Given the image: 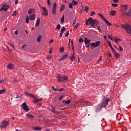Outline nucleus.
I'll return each mask as SVG.
<instances>
[{
  "instance_id": "nucleus-5",
  "label": "nucleus",
  "mask_w": 131,
  "mask_h": 131,
  "mask_svg": "<svg viewBox=\"0 0 131 131\" xmlns=\"http://www.w3.org/2000/svg\"><path fill=\"white\" fill-rule=\"evenodd\" d=\"M57 78H58V81H60V82H62V81H66L67 79H68V78L66 76H60V75H59L57 77Z\"/></svg>"
},
{
  "instance_id": "nucleus-19",
  "label": "nucleus",
  "mask_w": 131,
  "mask_h": 131,
  "mask_svg": "<svg viewBox=\"0 0 131 131\" xmlns=\"http://www.w3.org/2000/svg\"><path fill=\"white\" fill-rule=\"evenodd\" d=\"M65 10V5L62 4L60 8V12H63Z\"/></svg>"
},
{
  "instance_id": "nucleus-59",
  "label": "nucleus",
  "mask_w": 131,
  "mask_h": 131,
  "mask_svg": "<svg viewBox=\"0 0 131 131\" xmlns=\"http://www.w3.org/2000/svg\"><path fill=\"white\" fill-rule=\"evenodd\" d=\"M62 91H64V88H61L60 89L58 90L59 92H62Z\"/></svg>"
},
{
  "instance_id": "nucleus-38",
  "label": "nucleus",
  "mask_w": 131,
  "mask_h": 131,
  "mask_svg": "<svg viewBox=\"0 0 131 131\" xmlns=\"http://www.w3.org/2000/svg\"><path fill=\"white\" fill-rule=\"evenodd\" d=\"M64 51H65L64 47L60 48V52H61V53H64Z\"/></svg>"
},
{
  "instance_id": "nucleus-48",
  "label": "nucleus",
  "mask_w": 131,
  "mask_h": 131,
  "mask_svg": "<svg viewBox=\"0 0 131 131\" xmlns=\"http://www.w3.org/2000/svg\"><path fill=\"white\" fill-rule=\"evenodd\" d=\"M52 90H53V91H58V89L55 88V86H54L52 87Z\"/></svg>"
},
{
  "instance_id": "nucleus-50",
  "label": "nucleus",
  "mask_w": 131,
  "mask_h": 131,
  "mask_svg": "<svg viewBox=\"0 0 131 131\" xmlns=\"http://www.w3.org/2000/svg\"><path fill=\"white\" fill-rule=\"evenodd\" d=\"M66 104H70V100H68L67 101H66Z\"/></svg>"
},
{
  "instance_id": "nucleus-16",
  "label": "nucleus",
  "mask_w": 131,
  "mask_h": 131,
  "mask_svg": "<svg viewBox=\"0 0 131 131\" xmlns=\"http://www.w3.org/2000/svg\"><path fill=\"white\" fill-rule=\"evenodd\" d=\"M33 129L35 131H41L42 128L40 127H34Z\"/></svg>"
},
{
  "instance_id": "nucleus-6",
  "label": "nucleus",
  "mask_w": 131,
  "mask_h": 131,
  "mask_svg": "<svg viewBox=\"0 0 131 131\" xmlns=\"http://www.w3.org/2000/svg\"><path fill=\"white\" fill-rule=\"evenodd\" d=\"M8 125H9V121H7L5 120L2 122L1 127H2V128H6Z\"/></svg>"
},
{
  "instance_id": "nucleus-17",
  "label": "nucleus",
  "mask_w": 131,
  "mask_h": 131,
  "mask_svg": "<svg viewBox=\"0 0 131 131\" xmlns=\"http://www.w3.org/2000/svg\"><path fill=\"white\" fill-rule=\"evenodd\" d=\"M40 23V18H38L37 19L36 23L35 24V26L37 27V26H39V24Z\"/></svg>"
},
{
  "instance_id": "nucleus-33",
  "label": "nucleus",
  "mask_w": 131,
  "mask_h": 131,
  "mask_svg": "<svg viewBox=\"0 0 131 131\" xmlns=\"http://www.w3.org/2000/svg\"><path fill=\"white\" fill-rule=\"evenodd\" d=\"M115 56L116 59L119 58V57L120 56L119 54L117 53V52L115 54Z\"/></svg>"
},
{
  "instance_id": "nucleus-40",
  "label": "nucleus",
  "mask_w": 131,
  "mask_h": 131,
  "mask_svg": "<svg viewBox=\"0 0 131 131\" xmlns=\"http://www.w3.org/2000/svg\"><path fill=\"white\" fill-rule=\"evenodd\" d=\"M6 82V80L4 79L0 80V83H5Z\"/></svg>"
},
{
  "instance_id": "nucleus-49",
  "label": "nucleus",
  "mask_w": 131,
  "mask_h": 131,
  "mask_svg": "<svg viewBox=\"0 0 131 131\" xmlns=\"http://www.w3.org/2000/svg\"><path fill=\"white\" fill-rule=\"evenodd\" d=\"M112 7H117V4H115V3L112 4Z\"/></svg>"
},
{
  "instance_id": "nucleus-32",
  "label": "nucleus",
  "mask_w": 131,
  "mask_h": 131,
  "mask_svg": "<svg viewBox=\"0 0 131 131\" xmlns=\"http://www.w3.org/2000/svg\"><path fill=\"white\" fill-rule=\"evenodd\" d=\"M65 31H66V28L63 27L61 29V32H62L63 33H64Z\"/></svg>"
},
{
  "instance_id": "nucleus-14",
  "label": "nucleus",
  "mask_w": 131,
  "mask_h": 131,
  "mask_svg": "<svg viewBox=\"0 0 131 131\" xmlns=\"http://www.w3.org/2000/svg\"><path fill=\"white\" fill-rule=\"evenodd\" d=\"M8 8H9V6L4 4L2 7V10H3V11H6L7 10H8Z\"/></svg>"
},
{
  "instance_id": "nucleus-22",
  "label": "nucleus",
  "mask_w": 131,
  "mask_h": 131,
  "mask_svg": "<svg viewBox=\"0 0 131 131\" xmlns=\"http://www.w3.org/2000/svg\"><path fill=\"white\" fill-rule=\"evenodd\" d=\"M72 4L73 6H76V5L78 4V2L75 1V0H73L72 1Z\"/></svg>"
},
{
  "instance_id": "nucleus-42",
  "label": "nucleus",
  "mask_w": 131,
  "mask_h": 131,
  "mask_svg": "<svg viewBox=\"0 0 131 131\" xmlns=\"http://www.w3.org/2000/svg\"><path fill=\"white\" fill-rule=\"evenodd\" d=\"M108 44L110 49H111V50H113V47H112V45H111V43H110V42H108Z\"/></svg>"
},
{
  "instance_id": "nucleus-51",
  "label": "nucleus",
  "mask_w": 131,
  "mask_h": 131,
  "mask_svg": "<svg viewBox=\"0 0 131 131\" xmlns=\"http://www.w3.org/2000/svg\"><path fill=\"white\" fill-rule=\"evenodd\" d=\"M51 58H52V56L51 55H48L47 57V59L48 60H51Z\"/></svg>"
},
{
  "instance_id": "nucleus-27",
  "label": "nucleus",
  "mask_w": 131,
  "mask_h": 131,
  "mask_svg": "<svg viewBox=\"0 0 131 131\" xmlns=\"http://www.w3.org/2000/svg\"><path fill=\"white\" fill-rule=\"evenodd\" d=\"M41 38H42L41 35H39V37H38V38L37 39V41L38 42H40V41L41 40Z\"/></svg>"
},
{
  "instance_id": "nucleus-23",
  "label": "nucleus",
  "mask_w": 131,
  "mask_h": 131,
  "mask_svg": "<svg viewBox=\"0 0 131 131\" xmlns=\"http://www.w3.org/2000/svg\"><path fill=\"white\" fill-rule=\"evenodd\" d=\"M25 94L27 95V96H29V97H31V98H33V94L28 93L27 92H26Z\"/></svg>"
},
{
  "instance_id": "nucleus-20",
  "label": "nucleus",
  "mask_w": 131,
  "mask_h": 131,
  "mask_svg": "<svg viewBox=\"0 0 131 131\" xmlns=\"http://www.w3.org/2000/svg\"><path fill=\"white\" fill-rule=\"evenodd\" d=\"M51 111L52 112H53V113H56L57 114H59V113H58V111H56V108H55V107H52Z\"/></svg>"
},
{
  "instance_id": "nucleus-46",
  "label": "nucleus",
  "mask_w": 131,
  "mask_h": 131,
  "mask_svg": "<svg viewBox=\"0 0 131 131\" xmlns=\"http://www.w3.org/2000/svg\"><path fill=\"white\" fill-rule=\"evenodd\" d=\"M68 35H69V31H67L66 34V37H68Z\"/></svg>"
},
{
  "instance_id": "nucleus-56",
  "label": "nucleus",
  "mask_w": 131,
  "mask_h": 131,
  "mask_svg": "<svg viewBox=\"0 0 131 131\" xmlns=\"http://www.w3.org/2000/svg\"><path fill=\"white\" fill-rule=\"evenodd\" d=\"M82 103H89V102H86V101H85L82 100V101H81L80 102V104H82Z\"/></svg>"
},
{
  "instance_id": "nucleus-34",
  "label": "nucleus",
  "mask_w": 131,
  "mask_h": 131,
  "mask_svg": "<svg viewBox=\"0 0 131 131\" xmlns=\"http://www.w3.org/2000/svg\"><path fill=\"white\" fill-rule=\"evenodd\" d=\"M56 29H58V30H60V29H61V25L60 24H58L57 25V27L56 28Z\"/></svg>"
},
{
  "instance_id": "nucleus-29",
  "label": "nucleus",
  "mask_w": 131,
  "mask_h": 131,
  "mask_svg": "<svg viewBox=\"0 0 131 131\" xmlns=\"http://www.w3.org/2000/svg\"><path fill=\"white\" fill-rule=\"evenodd\" d=\"M33 13V9H30L28 12V14L29 15H31V14H32Z\"/></svg>"
},
{
  "instance_id": "nucleus-52",
  "label": "nucleus",
  "mask_w": 131,
  "mask_h": 131,
  "mask_svg": "<svg viewBox=\"0 0 131 131\" xmlns=\"http://www.w3.org/2000/svg\"><path fill=\"white\" fill-rule=\"evenodd\" d=\"M112 51L113 52V53H114V55H115V54H116L117 52H116V51H115L113 48V49H112Z\"/></svg>"
},
{
  "instance_id": "nucleus-53",
  "label": "nucleus",
  "mask_w": 131,
  "mask_h": 131,
  "mask_svg": "<svg viewBox=\"0 0 131 131\" xmlns=\"http://www.w3.org/2000/svg\"><path fill=\"white\" fill-rule=\"evenodd\" d=\"M47 4L49 6L51 5V1L50 0H47Z\"/></svg>"
},
{
  "instance_id": "nucleus-41",
  "label": "nucleus",
  "mask_w": 131,
  "mask_h": 131,
  "mask_svg": "<svg viewBox=\"0 0 131 131\" xmlns=\"http://www.w3.org/2000/svg\"><path fill=\"white\" fill-rule=\"evenodd\" d=\"M119 50L120 52H123V48H122V47L121 46H119Z\"/></svg>"
},
{
  "instance_id": "nucleus-15",
  "label": "nucleus",
  "mask_w": 131,
  "mask_h": 131,
  "mask_svg": "<svg viewBox=\"0 0 131 131\" xmlns=\"http://www.w3.org/2000/svg\"><path fill=\"white\" fill-rule=\"evenodd\" d=\"M69 59L72 62H73V61L75 60V56H74V55H73V54H71V56H69Z\"/></svg>"
},
{
  "instance_id": "nucleus-31",
  "label": "nucleus",
  "mask_w": 131,
  "mask_h": 131,
  "mask_svg": "<svg viewBox=\"0 0 131 131\" xmlns=\"http://www.w3.org/2000/svg\"><path fill=\"white\" fill-rule=\"evenodd\" d=\"M120 40V39H118V38L117 37H115L114 38V41L116 42V43H117V42H118V41H119Z\"/></svg>"
},
{
  "instance_id": "nucleus-54",
  "label": "nucleus",
  "mask_w": 131,
  "mask_h": 131,
  "mask_svg": "<svg viewBox=\"0 0 131 131\" xmlns=\"http://www.w3.org/2000/svg\"><path fill=\"white\" fill-rule=\"evenodd\" d=\"M75 23H76V18H75L73 23V26H74V24H75Z\"/></svg>"
},
{
  "instance_id": "nucleus-43",
  "label": "nucleus",
  "mask_w": 131,
  "mask_h": 131,
  "mask_svg": "<svg viewBox=\"0 0 131 131\" xmlns=\"http://www.w3.org/2000/svg\"><path fill=\"white\" fill-rule=\"evenodd\" d=\"M5 92H6V90H5V89H2L1 90H0V94H4Z\"/></svg>"
},
{
  "instance_id": "nucleus-45",
  "label": "nucleus",
  "mask_w": 131,
  "mask_h": 131,
  "mask_svg": "<svg viewBox=\"0 0 131 131\" xmlns=\"http://www.w3.org/2000/svg\"><path fill=\"white\" fill-rule=\"evenodd\" d=\"M94 15H96V13H95L94 11H92L90 14V16L91 17L94 16Z\"/></svg>"
},
{
  "instance_id": "nucleus-61",
  "label": "nucleus",
  "mask_w": 131,
  "mask_h": 131,
  "mask_svg": "<svg viewBox=\"0 0 131 131\" xmlns=\"http://www.w3.org/2000/svg\"><path fill=\"white\" fill-rule=\"evenodd\" d=\"M114 3H118L119 2V0H113Z\"/></svg>"
},
{
  "instance_id": "nucleus-9",
  "label": "nucleus",
  "mask_w": 131,
  "mask_h": 131,
  "mask_svg": "<svg viewBox=\"0 0 131 131\" xmlns=\"http://www.w3.org/2000/svg\"><path fill=\"white\" fill-rule=\"evenodd\" d=\"M100 43H101V41H98L95 43H91L90 46L91 47H93L94 48H97V47H99L100 46Z\"/></svg>"
},
{
  "instance_id": "nucleus-4",
  "label": "nucleus",
  "mask_w": 131,
  "mask_h": 131,
  "mask_svg": "<svg viewBox=\"0 0 131 131\" xmlns=\"http://www.w3.org/2000/svg\"><path fill=\"white\" fill-rule=\"evenodd\" d=\"M127 9H128V6L127 5H121V11L122 13H124L127 11Z\"/></svg>"
},
{
  "instance_id": "nucleus-26",
  "label": "nucleus",
  "mask_w": 131,
  "mask_h": 131,
  "mask_svg": "<svg viewBox=\"0 0 131 131\" xmlns=\"http://www.w3.org/2000/svg\"><path fill=\"white\" fill-rule=\"evenodd\" d=\"M104 22H105L106 24L108 25V26H111L112 24L110 22H109L107 19H105Z\"/></svg>"
},
{
  "instance_id": "nucleus-10",
  "label": "nucleus",
  "mask_w": 131,
  "mask_h": 131,
  "mask_svg": "<svg viewBox=\"0 0 131 131\" xmlns=\"http://www.w3.org/2000/svg\"><path fill=\"white\" fill-rule=\"evenodd\" d=\"M41 9L43 10V12L42 13L43 16H48V10L45 8V7H41Z\"/></svg>"
},
{
  "instance_id": "nucleus-39",
  "label": "nucleus",
  "mask_w": 131,
  "mask_h": 131,
  "mask_svg": "<svg viewBox=\"0 0 131 131\" xmlns=\"http://www.w3.org/2000/svg\"><path fill=\"white\" fill-rule=\"evenodd\" d=\"M73 6V5L72 4V3H69V8L70 9H73V7L72 6Z\"/></svg>"
},
{
  "instance_id": "nucleus-28",
  "label": "nucleus",
  "mask_w": 131,
  "mask_h": 131,
  "mask_svg": "<svg viewBox=\"0 0 131 131\" xmlns=\"http://www.w3.org/2000/svg\"><path fill=\"white\" fill-rule=\"evenodd\" d=\"M102 56H100L99 59L96 62V64H99V63H100V62H102Z\"/></svg>"
},
{
  "instance_id": "nucleus-11",
  "label": "nucleus",
  "mask_w": 131,
  "mask_h": 131,
  "mask_svg": "<svg viewBox=\"0 0 131 131\" xmlns=\"http://www.w3.org/2000/svg\"><path fill=\"white\" fill-rule=\"evenodd\" d=\"M90 42H91V40H88L87 38H85V45H86V48H89L90 47Z\"/></svg>"
},
{
  "instance_id": "nucleus-47",
  "label": "nucleus",
  "mask_w": 131,
  "mask_h": 131,
  "mask_svg": "<svg viewBox=\"0 0 131 131\" xmlns=\"http://www.w3.org/2000/svg\"><path fill=\"white\" fill-rule=\"evenodd\" d=\"M63 98H64V95H62L61 96H60V97L59 98V101H62V100L63 99Z\"/></svg>"
},
{
  "instance_id": "nucleus-18",
  "label": "nucleus",
  "mask_w": 131,
  "mask_h": 131,
  "mask_svg": "<svg viewBox=\"0 0 131 131\" xmlns=\"http://www.w3.org/2000/svg\"><path fill=\"white\" fill-rule=\"evenodd\" d=\"M7 68L8 69H13L14 68V64L10 63L7 66Z\"/></svg>"
},
{
  "instance_id": "nucleus-25",
  "label": "nucleus",
  "mask_w": 131,
  "mask_h": 131,
  "mask_svg": "<svg viewBox=\"0 0 131 131\" xmlns=\"http://www.w3.org/2000/svg\"><path fill=\"white\" fill-rule=\"evenodd\" d=\"M102 106L101 105H98L97 107L96 108V111H100L101 109H102Z\"/></svg>"
},
{
  "instance_id": "nucleus-1",
  "label": "nucleus",
  "mask_w": 131,
  "mask_h": 131,
  "mask_svg": "<svg viewBox=\"0 0 131 131\" xmlns=\"http://www.w3.org/2000/svg\"><path fill=\"white\" fill-rule=\"evenodd\" d=\"M89 23L90 24V26L93 27L95 25H98L99 24V21L98 20H94L92 17H90L86 21V25H89Z\"/></svg>"
},
{
  "instance_id": "nucleus-36",
  "label": "nucleus",
  "mask_w": 131,
  "mask_h": 131,
  "mask_svg": "<svg viewBox=\"0 0 131 131\" xmlns=\"http://www.w3.org/2000/svg\"><path fill=\"white\" fill-rule=\"evenodd\" d=\"M26 23H29V17L28 16L26 17Z\"/></svg>"
},
{
  "instance_id": "nucleus-63",
  "label": "nucleus",
  "mask_w": 131,
  "mask_h": 131,
  "mask_svg": "<svg viewBox=\"0 0 131 131\" xmlns=\"http://www.w3.org/2000/svg\"><path fill=\"white\" fill-rule=\"evenodd\" d=\"M19 3V0H16L15 1V5H17Z\"/></svg>"
},
{
  "instance_id": "nucleus-7",
  "label": "nucleus",
  "mask_w": 131,
  "mask_h": 131,
  "mask_svg": "<svg viewBox=\"0 0 131 131\" xmlns=\"http://www.w3.org/2000/svg\"><path fill=\"white\" fill-rule=\"evenodd\" d=\"M22 109L26 111L27 112H28L29 111V108L27 107V105L26 104V103L24 102L21 105Z\"/></svg>"
},
{
  "instance_id": "nucleus-21",
  "label": "nucleus",
  "mask_w": 131,
  "mask_h": 131,
  "mask_svg": "<svg viewBox=\"0 0 131 131\" xmlns=\"http://www.w3.org/2000/svg\"><path fill=\"white\" fill-rule=\"evenodd\" d=\"M26 116L27 117H28V118H29L30 119H32V118H33V115L31 114H27Z\"/></svg>"
},
{
  "instance_id": "nucleus-55",
  "label": "nucleus",
  "mask_w": 131,
  "mask_h": 131,
  "mask_svg": "<svg viewBox=\"0 0 131 131\" xmlns=\"http://www.w3.org/2000/svg\"><path fill=\"white\" fill-rule=\"evenodd\" d=\"M79 41L80 43H81V42H82V41H83V39L82 38H80L79 40Z\"/></svg>"
},
{
  "instance_id": "nucleus-12",
  "label": "nucleus",
  "mask_w": 131,
  "mask_h": 131,
  "mask_svg": "<svg viewBox=\"0 0 131 131\" xmlns=\"http://www.w3.org/2000/svg\"><path fill=\"white\" fill-rule=\"evenodd\" d=\"M68 57V55L67 54H66L64 56H62L60 59H59L58 61L59 62H61V61H63L64 60H66V59H67Z\"/></svg>"
},
{
  "instance_id": "nucleus-2",
  "label": "nucleus",
  "mask_w": 131,
  "mask_h": 131,
  "mask_svg": "<svg viewBox=\"0 0 131 131\" xmlns=\"http://www.w3.org/2000/svg\"><path fill=\"white\" fill-rule=\"evenodd\" d=\"M110 101V99L108 98L103 99L102 100V103L101 104L102 107L105 108V107H107V105H108Z\"/></svg>"
},
{
  "instance_id": "nucleus-37",
  "label": "nucleus",
  "mask_w": 131,
  "mask_h": 131,
  "mask_svg": "<svg viewBox=\"0 0 131 131\" xmlns=\"http://www.w3.org/2000/svg\"><path fill=\"white\" fill-rule=\"evenodd\" d=\"M12 16H13V17H16V16H17V11H14Z\"/></svg>"
},
{
  "instance_id": "nucleus-3",
  "label": "nucleus",
  "mask_w": 131,
  "mask_h": 131,
  "mask_svg": "<svg viewBox=\"0 0 131 131\" xmlns=\"http://www.w3.org/2000/svg\"><path fill=\"white\" fill-rule=\"evenodd\" d=\"M40 101H42V98L36 99L34 100V104H35V105H36L37 108H40V107H41L42 103L40 102Z\"/></svg>"
},
{
  "instance_id": "nucleus-64",
  "label": "nucleus",
  "mask_w": 131,
  "mask_h": 131,
  "mask_svg": "<svg viewBox=\"0 0 131 131\" xmlns=\"http://www.w3.org/2000/svg\"><path fill=\"white\" fill-rule=\"evenodd\" d=\"M49 54H52V49H51L49 52Z\"/></svg>"
},
{
  "instance_id": "nucleus-57",
  "label": "nucleus",
  "mask_w": 131,
  "mask_h": 131,
  "mask_svg": "<svg viewBox=\"0 0 131 131\" xmlns=\"http://www.w3.org/2000/svg\"><path fill=\"white\" fill-rule=\"evenodd\" d=\"M63 32H61V33H60V35H59V37H62V36H63Z\"/></svg>"
},
{
  "instance_id": "nucleus-60",
  "label": "nucleus",
  "mask_w": 131,
  "mask_h": 131,
  "mask_svg": "<svg viewBox=\"0 0 131 131\" xmlns=\"http://www.w3.org/2000/svg\"><path fill=\"white\" fill-rule=\"evenodd\" d=\"M108 38H110V39H111V40H113V38L110 36H108Z\"/></svg>"
},
{
  "instance_id": "nucleus-8",
  "label": "nucleus",
  "mask_w": 131,
  "mask_h": 131,
  "mask_svg": "<svg viewBox=\"0 0 131 131\" xmlns=\"http://www.w3.org/2000/svg\"><path fill=\"white\" fill-rule=\"evenodd\" d=\"M57 9V3H53V6L52 8V14L53 15H56V9Z\"/></svg>"
},
{
  "instance_id": "nucleus-30",
  "label": "nucleus",
  "mask_w": 131,
  "mask_h": 131,
  "mask_svg": "<svg viewBox=\"0 0 131 131\" xmlns=\"http://www.w3.org/2000/svg\"><path fill=\"white\" fill-rule=\"evenodd\" d=\"M61 22L62 24H63V23L65 22V16L64 15L62 16V17L61 19Z\"/></svg>"
},
{
  "instance_id": "nucleus-44",
  "label": "nucleus",
  "mask_w": 131,
  "mask_h": 131,
  "mask_svg": "<svg viewBox=\"0 0 131 131\" xmlns=\"http://www.w3.org/2000/svg\"><path fill=\"white\" fill-rule=\"evenodd\" d=\"M30 20H31V21H33V14L30 15Z\"/></svg>"
},
{
  "instance_id": "nucleus-24",
  "label": "nucleus",
  "mask_w": 131,
  "mask_h": 131,
  "mask_svg": "<svg viewBox=\"0 0 131 131\" xmlns=\"http://www.w3.org/2000/svg\"><path fill=\"white\" fill-rule=\"evenodd\" d=\"M98 16H99V17H101L102 20H103V21L105 20L106 18H105V17H104V16H103V15H102L101 13H99Z\"/></svg>"
},
{
  "instance_id": "nucleus-35",
  "label": "nucleus",
  "mask_w": 131,
  "mask_h": 131,
  "mask_svg": "<svg viewBox=\"0 0 131 131\" xmlns=\"http://www.w3.org/2000/svg\"><path fill=\"white\" fill-rule=\"evenodd\" d=\"M78 26H79V23L76 24L75 26L74 27V29H77L78 28Z\"/></svg>"
},
{
  "instance_id": "nucleus-58",
  "label": "nucleus",
  "mask_w": 131,
  "mask_h": 131,
  "mask_svg": "<svg viewBox=\"0 0 131 131\" xmlns=\"http://www.w3.org/2000/svg\"><path fill=\"white\" fill-rule=\"evenodd\" d=\"M87 11H89V7L88 6H86L85 8V11L87 12Z\"/></svg>"
},
{
  "instance_id": "nucleus-62",
  "label": "nucleus",
  "mask_w": 131,
  "mask_h": 131,
  "mask_svg": "<svg viewBox=\"0 0 131 131\" xmlns=\"http://www.w3.org/2000/svg\"><path fill=\"white\" fill-rule=\"evenodd\" d=\"M97 28H98V30H99V31H101V27L100 26H98L97 27Z\"/></svg>"
},
{
  "instance_id": "nucleus-13",
  "label": "nucleus",
  "mask_w": 131,
  "mask_h": 131,
  "mask_svg": "<svg viewBox=\"0 0 131 131\" xmlns=\"http://www.w3.org/2000/svg\"><path fill=\"white\" fill-rule=\"evenodd\" d=\"M109 15H110V16H112L113 17H115V15H116V11L115 10H112L109 13Z\"/></svg>"
}]
</instances>
